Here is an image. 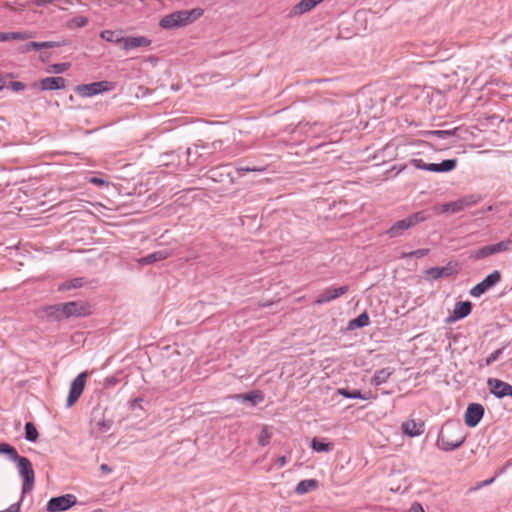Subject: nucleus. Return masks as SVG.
Segmentation results:
<instances>
[{
  "mask_svg": "<svg viewBox=\"0 0 512 512\" xmlns=\"http://www.w3.org/2000/svg\"><path fill=\"white\" fill-rule=\"evenodd\" d=\"M318 487V481L315 479H305L300 481L296 487L295 492L299 495L306 494Z\"/></svg>",
  "mask_w": 512,
  "mask_h": 512,
  "instance_id": "393cba45",
  "label": "nucleus"
},
{
  "mask_svg": "<svg viewBox=\"0 0 512 512\" xmlns=\"http://www.w3.org/2000/svg\"><path fill=\"white\" fill-rule=\"evenodd\" d=\"M493 255L491 245L480 247L471 253V258L474 260H480Z\"/></svg>",
  "mask_w": 512,
  "mask_h": 512,
  "instance_id": "7c9ffc66",
  "label": "nucleus"
},
{
  "mask_svg": "<svg viewBox=\"0 0 512 512\" xmlns=\"http://www.w3.org/2000/svg\"><path fill=\"white\" fill-rule=\"evenodd\" d=\"M404 512H425L422 505L418 502H414L410 508Z\"/></svg>",
  "mask_w": 512,
  "mask_h": 512,
  "instance_id": "a18cd8bd",
  "label": "nucleus"
},
{
  "mask_svg": "<svg viewBox=\"0 0 512 512\" xmlns=\"http://www.w3.org/2000/svg\"><path fill=\"white\" fill-rule=\"evenodd\" d=\"M472 310V304L469 301L457 302L452 313L445 319L446 324L454 323L467 317Z\"/></svg>",
  "mask_w": 512,
  "mask_h": 512,
  "instance_id": "ddd939ff",
  "label": "nucleus"
},
{
  "mask_svg": "<svg viewBox=\"0 0 512 512\" xmlns=\"http://www.w3.org/2000/svg\"><path fill=\"white\" fill-rule=\"evenodd\" d=\"M504 348H500L492 352L486 359H485V365L489 366L495 361H497L501 355L503 354Z\"/></svg>",
  "mask_w": 512,
  "mask_h": 512,
  "instance_id": "ea45409f",
  "label": "nucleus"
},
{
  "mask_svg": "<svg viewBox=\"0 0 512 512\" xmlns=\"http://www.w3.org/2000/svg\"><path fill=\"white\" fill-rule=\"evenodd\" d=\"M349 291V286L344 285L340 287H329L326 288L315 300L316 305H322L332 300L339 298Z\"/></svg>",
  "mask_w": 512,
  "mask_h": 512,
  "instance_id": "f8f14e48",
  "label": "nucleus"
},
{
  "mask_svg": "<svg viewBox=\"0 0 512 512\" xmlns=\"http://www.w3.org/2000/svg\"><path fill=\"white\" fill-rule=\"evenodd\" d=\"M57 43L55 42H51V41H46V42H28L26 44H24L23 46H21L19 48V51L22 52V53H25V52H29L31 50H41V49H46V48H54V47H57Z\"/></svg>",
  "mask_w": 512,
  "mask_h": 512,
  "instance_id": "b1692460",
  "label": "nucleus"
},
{
  "mask_svg": "<svg viewBox=\"0 0 512 512\" xmlns=\"http://www.w3.org/2000/svg\"><path fill=\"white\" fill-rule=\"evenodd\" d=\"M286 463H287V458H286V456H280V457H279V458H277V460H276V465H277L278 467H283V466H285V465H286Z\"/></svg>",
  "mask_w": 512,
  "mask_h": 512,
  "instance_id": "8fccbe9b",
  "label": "nucleus"
},
{
  "mask_svg": "<svg viewBox=\"0 0 512 512\" xmlns=\"http://www.w3.org/2000/svg\"><path fill=\"white\" fill-rule=\"evenodd\" d=\"M90 183L95 184L96 186H103L107 184V182L104 179L98 177H92L90 179Z\"/></svg>",
  "mask_w": 512,
  "mask_h": 512,
  "instance_id": "09e8293b",
  "label": "nucleus"
},
{
  "mask_svg": "<svg viewBox=\"0 0 512 512\" xmlns=\"http://www.w3.org/2000/svg\"><path fill=\"white\" fill-rule=\"evenodd\" d=\"M100 37L107 42L120 45L122 48L124 40L122 30H103L100 32Z\"/></svg>",
  "mask_w": 512,
  "mask_h": 512,
  "instance_id": "aec40b11",
  "label": "nucleus"
},
{
  "mask_svg": "<svg viewBox=\"0 0 512 512\" xmlns=\"http://www.w3.org/2000/svg\"><path fill=\"white\" fill-rule=\"evenodd\" d=\"M13 462L17 464L18 473L22 479V495H25L32 491L35 482V472L32 463L24 456H19Z\"/></svg>",
  "mask_w": 512,
  "mask_h": 512,
  "instance_id": "20e7f679",
  "label": "nucleus"
},
{
  "mask_svg": "<svg viewBox=\"0 0 512 512\" xmlns=\"http://www.w3.org/2000/svg\"><path fill=\"white\" fill-rule=\"evenodd\" d=\"M88 24V18L85 16H78L69 21L70 28H81Z\"/></svg>",
  "mask_w": 512,
  "mask_h": 512,
  "instance_id": "c9c22d12",
  "label": "nucleus"
},
{
  "mask_svg": "<svg viewBox=\"0 0 512 512\" xmlns=\"http://www.w3.org/2000/svg\"><path fill=\"white\" fill-rule=\"evenodd\" d=\"M113 425V421L110 419L101 418L99 420H93V428L91 433L97 437L100 434L108 432Z\"/></svg>",
  "mask_w": 512,
  "mask_h": 512,
  "instance_id": "5701e85b",
  "label": "nucleus"
},
{
  "mask_svg": "<svg viewBox=\"0 0 512 512\" xmlns=\"http://www.w3.org/2000/svg\"><path fill=\"white\" fill-rule=\"evenodd\" d=\"M452 274H454V269L450 264L443 267H432L426 271V275L433 280L448 277Z\"/></svg>",
  "mask_w": 512,
  "mask_h": 512,
  "instance_id": "6ab92c4d",
  "label": "nucleus"
},
{
  "mask_svg": "<svg viewBox=\"0 0 512 512\" xmlns=\"http://www.w3.org/2000/svg\"><path fill=\"white\" fill-rule=\"evenodd\" d=\"M490 393L501 399L507 396L512 397V385L496 378H489L487 381Z\"/></svg>",
  "mask_w": 512,
  "mask_h": 512,
  "instance_id": "1a4fd4ad",
  "label": "nucleus"
},
{
  "mask_svg": "<svg viewBox=\"0 0 512 512\" xmlns=\"http://www.w3.org/2000/svg\"><path fill=\"white\" fill-rule=\"evenodd\" d=\"M5 85V81H4V78L2 77V75L0 74V91L3 89Z\"/></svg>",
  "mask_w": 512,
  "mask_h": 512,
  "instance_id": "864d4df0",
  "label": "nucleus"
},
{
  "mask_svg": "<svg viewBox=\"0 0 512 512\" xmlns=\"http://www.w3.org/2000/svg\"><path fill=\"white\" fill-rule=\"evenodd\" d=\"M52 309L56 311H61L63 317L68 318L71 316H81L85 315V307L78 302L71 301L62 304L52 305Z\"/></svg>",
  "mask_w": 512,
  "mask_h": 512,
  "instance_id": "9b49d317",
  "label": "nucleus"
},
{
  "mask_svg": "<svg viewBox=\"0 0 512 512\" xmlns=\"http://www.w3.org/2000/svg\"><path fill=\"white\" fill-rule=\"evenodd\" d=\"M428 253H429V249L422 248V249H417V250H414L411 252L402 253L401 257L402 258H412V257L421 258V257L428 255Z\"/></svg>",
  "mask_w": 512,
  "mask_h": 512,
  "instance_id": "4c0bfd02",
  "label": "nucleus"
},
{
  "mask_svg": "<svg viewBox=\"0 0 512 512\" xmlns=\"http://www.w3.org/2000/svg\"><path fill=\"white\" fill-rule=\"evenodd\" d=\"M96 90H99V94L102 92H107L113 89V83L110 81H99V82H93Z\"/></svg>",
  "mask_w": 512,
  "mask_h": 512,
  "instance_id": "58836bf2",
  "label": "nucleus"
},
{
  "mask_svg": "<svg viewBox=\"0 0 512 512\" xmlns=\"http://www.w3.org/2000/svg\"><path fill=\"white\" fill-rule=\"evenodd\" d=\"M465 206L464 200H458L454 202L445 203L440 206H435L433 210L436 213H457L463 210Z\"/></svg>",
  "mask_w": 512,
  "mask_h": 512,
  "instance_id": "a211bd4d",
  "label": "nucleus"
},
{
  "mask_svg": "<svg viewBox=\"0 0 512 512\" xmlns=\"http://www.w3.org/2000/svg\"><path fill=\"white\" fill-rule=\"evenodd\" d=\"M75 92L80 97H85V98L92 97V96L99 94V90H96L94 83L78 85L75 88Z\"/></svg>",
  "mask_w": 512,
  "mask_h": 512,
  "instance_id": "bb28decb",
  "label": "nucleus"
},
{
  "mask_svg": "<svg viewBox=\"0 0 512 512\" xmlns=\"http://www.w3.org/2000/svg\"><path fill=\"white\" fill-rule=\"evenodd\" d=\"M457 162V159H445L440 163H425L422 159L418 158L410 160V164L416 169L435 173L450 172L456 168Z\"/></svg>",
  "mask_w": 512,
  "mask_h": 512,
  "instance_id": "39448f33",
  "label": "nucleus"
},
{
  "mask_svg": "<svg viewBox=\"0 0 512 512\" xmlns=\"http://www.w3.org/2000/svg\"><path fill=\"white\" fill-rule=\"evenodd\" d=\"M8 88L10 90H12L13 92H20V91L25 90L26 85L23 82H20V81H12L9 84Z\"/></svg>",
  "mask_w": 512,
  "mask_h": 512,
  "instance_id": "79ce46f5",
  "label": "nucleus"
},
{
  "mask_svg": "<svg viewBox=\"0 0 512 512\" xmlns=\"http://www.w3.org/2000/svg\"><path fill=\"white\" fill-rule=\"evenodd\" d=\"M311 448L316 452H330L333 449V444L323 442L321 439L315 437L311 441Z\"/></svg>",
  "mask_w": 512,
  "mask_h": 512,
  "instance_id": "c756f323",
  "label": "nucleus"
},
{
  "mask_svg": "<svg viewBox=\"0 0 512 512\" xmlns=\"http://www.w3.org/2000/svg\"><path fill=\"white\" fill-rule=\"evenodd\" d=\"M237 171H238L239 174H242L244 172L262 171V169H258L256 167L246 166V167H239V168H237Z\"/></svg>",
  "mask_w": 512,
  "mask_h": 512,
  "instance_id": "49530a36",
  "label": "nucleus"
},
{
  "mask_svg": "<svg viewBox=\"0 0 512 512\" xmlns=\"http://www.w3.org/2000/svg\"><path fill=\"white\" fill-rule=\"evenodd\" d=\"M100 470H101L103 473H106V474H108V473H111V472H112L111 467H110L108 464H105V463H103V464H101V465H100Z\"/></svg>",
  "mask_w": 512,
  "mask_h": 512,
  "instance_id": "3c124183",
  "label": "nucleus"
},
{
  "mask_svg": "<svg viewBox=\"0 0 512 512\" xmlns=\"http://www.w3.org/2000/svg\"><path fill=\"white\" fill-rule=\"evenodd\" d=\"M83 283H84V279L83 278H74L72 280H69V281H66V282L62 283L59 286V289L60 290L76 289V288L82 287Z\"/></svg>",
  "mask_w": 512,
  "mask_h": 512,
  "instance_id": "f704fd0d",
  "label": "nucleus"
},
{
  "mask_svg": "<svg viewBox=\"0 0 512 512\" xmlns=\"http://www.w3.org/2000/svg\"><path fill=\"white\" fill-rule=\"evenodd\" d=\"M20 503L21 501H19L18 503H14L10 505L6 510L0 512H20Z\"/></svg>",
  "mask_w": 512,
  "mask_h": 512,
  "instance_id": "de8ad7c7",
  "label": "nucleus"
},
{
  "mask_svg": "<svg viewBox=\"0 0 512 512\" xmlns=\"http://www.w3.org/2000/svg\"><path fill=\"white\" fill-rule=\"evenodd\" d=\"M338 394L345 397V398H348V399H361V400H370V399H374L375 397L373 396L372 392H366V393H361V391L359 390H348V389H345V388H339L338 389Z\"/></svg>",
  "mask_w": 512,
  "mask_h": 512,
  "instance_id": "412c9836",
  "label": "nucleus"
},
{
  "mask_svg": "<svg viewBox=\"0 0 512 512\" xmlns=\"http://www.w3.org/2000/svg\"><path fill=\"white\" fill-rule=\"evenodd\" d=\"M484 415V407L478 403H471L468 405L464 419L468 427H475L479 424Z\"/></svg>",
  "mask_w": 512,
  "mask_h": 512,
  "instance_id": "9d476101",
  "label": "nucleus"
},
{
  "mask_svg": "<svg viewBox=\"0 0 512 512\" xmlns=\"http://www.w3.org/2000/svg\"><path fill=\"white\" fill-rule=\"evenodd\" d=\"M69 63H57L52 66L54 73H63L69 68Z\"/></svg>",
  "mask_w": 512,
  "mask_h": 512,
  "instance_id": "37998d69",
  "label": "nucleus"
},
{
  "mask_svg": "<svg viewBox=\"0 0 512 512\" xmlns=\"http://www.w3.org/2000/svg\"><path fill=\"white\" fill-rule=\"evenodd\" d=\"M152 44V40L145 36H129L124 37L122 49L125 51H131L138 48H149Z\"/></svg>",
  "mask_w": 512,
  "mask_h": 512,
  "instance_id": "4468645a",
  "label": "nucleus"
},
{
  "mask_svg": "<svg viewBox=\"0 0 512 512\" xmlns=\"http://www.w3.org/2000/svg\"><path fill=\"white\" fill-rule=\"evenodd\" d=\"M0 454L8 455L11 461L18 459V457L20 456L17 450L8 443H0Z\"/></svg>",
  "mask_w": 512,
  "mask_h": 512,
  "instance_id": "473e14b6",
  "label": "nucleus"
},
{
  "mask_svg": "<svg viewBox=\"0 0 512 512\" xmlns=\"http://www.w3.org/2000/svg\"><path fill=\"white\" fill-rule=\"evenodd\" d=\"M232 398L242 400L244 402H250L252 405H257L264 400V394L257 390L247 394H235Z\"/></svg>",
  "mask_w": 512,
  "mask_h": 512,
  "instance_id": "4be33fe9",
  "label": "nucleus"
},
{
  "mask_svg": "<svg viewBox=\"0 0 512 512\" xmlns=\"http://www.w3.org/2000/svg\"><path fill=\"white\" fill-rule=\"evenodd\" d=\"M494 480H495V477L490 478V479H487V480L483 481V482L479 485V487H484V486L490 485L491 483H493V482H494Z\"/></svg>",
  "mask_w": 512,
  "mask_h": 512,
  "instance_id": "603ef678",
  "label": "nucleus"
},
{
  "mask_svg": "<svg viewBox=\"0 0 512 512\" xmlns=\"http://www.w3.org/2000/svg\"><path fill=\"white\" fill-rule=\"evenodd\" d=\"M453 134L454 131L452 130H432L427 132L428 136L437 137L440 139H447L451 137Z\"/></svg>",
  "mask_w": 512,
  "mask_h": 512,
  "instance_id": "e433bc0d",
  "label": "nucleus"
},
{
  "mask_svg": "<svg viewBox=\"0 0 512 512\" xmlns=\"http://www.w3.org/2000/svg\"><path fill=\"white\" fill-rule=\"evenodd\" d=\"M46 313L48 316L54 318L55 320H59L61 317H63V314H61V311H56L52 309V306H49L46 308Z\"/></svg>",
  "mask_w": 512,
  "mask_h": 512,
  "instance_id": "c03bdc74",
  "label": "nucleus"
},
{
  "mask_svg": "<svg viewBox=\"0 0 512 512\" xmlns=\"http://www.w3.org/2000/svg\"><path fill=\"white\" fill-rule=\"evenodd\" d=\"M38 431L32 422L25 424V439L29 442H35L38 439Z\"/></svg>",
  "mask_w": 512,
  "mask_h": 512,
  "instance_id": "2f4dec72",
  "label": "nucleus"
},
{
  "mask_svg": "<svg viewBox=\"0 0 512 512\" xmlns=\"http://www.w3.org/2000/svg\"><path fill=\"white\" fill-rule=\"evenodd\" d=\"M429 218H431V213L428 210H422V211L415 212V213L409 215L408 217L401 219V220L397 221L396 223H394L388 229L387 233L392 238L398 237V236L402 235V233L405 230H407L421 222H424V221L428 220Z\"/></svg>",
  "mask_w": 512,
  "mask_h": 512,
  "instance_id": "7ed1b4c3",
  "label": "nucleus"
},
{
  "mask_svg": "<svg viewBox=\"0 0 512 512\" xmlns=\"http://www.w3.org/2000/svg\"><path fill=\"white\" fill-rule=\"evenodd\" d=\"M66 87L63 77H46L40 80V88L44 91L61 90Z\"/></svg>",
  "mask_w": 512,
  "mask_h": 512,
  "instance_id": "2eb2a0df",
  "label": "nucleus"
},
{
  "mask_svg": "<svg viewBox=\"0 0 512 512\" xmlns=\"http://www.w3.org/2000/svg\"><path fill=\"white\" fill-rule=\"evenodd\" d=\"M87 374L85 372L80 373L71 383L70 391L67 398V407H71L80 398L86 384Z\"/></svg>",
  "mask_w": 512,
  "mask_h": 512,
  "instance_id": "6e6552de",
  "label": "nucleus"
},
{
  "mask_svg": "<svg viewBox=\"0 0 512 512\" xmlns=\"http://www.w3.org/2000/svg\"><path fill=\"white\" fill-rule=\"evenodd\" d=\"M464 441L463 427L455 421H447L438 435L439 447L444 451H453L459 448Z\"/></svg>",
  "mask_w": 512,
  "mask_h": 512,
  "instance_id": "f257e3e1",
  "label": "nucleus"
},
{
  "mask_svg": "<svg viewBox=\"0 0 512 512\" xmlns=\"http://www.w3.org/2000/svg\"><path fill=\"white\" fill-rule=\"evenodd\" d=\"M369 324V316L366 312L361 313L356 318L349 321L348 328H362Z\"/></svg>",
  "mask_w": 512,
  "mask_h": 512,
  "instance_id": "c85d7f7f",
  "label": "nucleus"
},
{
  "mask_svg": "<svg viewBox=\"0 0 512 512\" xmlns=\"http://www.w3.org/2000/svg\"><path fill=\"white\" fill-rule=\"evenodd\" d=\"M402 430L406 435L416 437L424 432V424L415 420H408L402 423Z\"/></svg>",
  "mask_w": 512,
  "mask_h": 512,
  "instance_id": "f3484780",
  "label": "nucleus"
},
{
  "mask_svg": "<svg viewBox=\"0 0 512 512\" xmlns=\"http://www.w3.org/2000/svg\"><path fill=\"white\" fill-rule=\"evenodd\" d=\"M511 246H512L511 239L503 240L496 244H492L491 248H492L493 255L496 253L508 251L511 249Z\"/></svg>",
  "mask_w": 512,
  "mask_h": 512,
  "instance_id": "72a5a7b5",
  "label": "nucleus"
},
{
  "mask_svg": "<svg viewBox=\"0 0 512 512\" xmlns=\"http://www.w3.org/2000/svg\"><path fill=\"white\" fill-rule=\"evenodd\" d=\"M203 13L204 10L202 8L175 11L164 16L160 20L159 25L163 29L184 27L199 19Z\"/></svg>",
  "mask_w": 512,
  "mask_h": 512,
  "instance_id": "f03ea898",
  "label": "nucleus"
},
{
  "mask_svg": "<svg viewBox=\"0 0 512 512\" xmlns=\"http://www.w3.org/2000/svg\"><path fill=\"white\" fill-rule=\"evenodd\" d=\"M271 439V434L267 429H263L258 437V443L261 446H266L269 444Z\"/></svg>",
  "mask_w": 512,
  "mask_h": 512,
  "instance_id": "a19ab883",
  "label": "nucleus"
},
{
  "mask_svg": "<svg viewBox=\"0 0 512 512\" xmlns=\"http://www.w3.org/2000/svg\"><path fill=\"white\" fill-rule=\"evenodd\" d=\"M31 37L28 32H0V41L26 40Z\"/></svg>",
  "mask_w": 512,
  "mask_h": 512,
  "instance_id": "cd10ccee",
  "label": "nucleus"
},
{
  "mask_svg": "<svg viewBox=\"0 0 512 512\" xmlns=\"http://www.w3.org/2000/svg\"><path fill=\"white\" fill-rule=\"evenodd\" d=\"M393 374V370L391 368H383L377 370L371 379V384L375 386H380L387 382L389 377Z\"/></svg>",
  "mask_w": 512,
  "mask_h": 512,
  "instance_id": "a878e982",
  "label": "nucleus"
},
{
  "mask_svg": "<svg viewBox=\"0 0 512 512\" xmlns=\"http://www.w3.org/2000/svg\"><path fill=\"white\" fill-rule=\"evenodd\" d=\"M501 281V274L498 270H494L492 273L487 275L480 283L476 284L469 291L470 295L474 298H478L483 295L487 290L494 287Z\"/></svg>",
  "mask_w": 512,
  "mask_h": 512,
  "instance_id": "0eeeda50",
  "label": "nucleus"
},
{
  "mask_svg": "<svg viewBox=\"0 0 512 512\" xmlns=\"http://www.w3.org/2000/svg\"><path fill=\"white\" fill-rule=\"evenodd\" d=\"M77 503V498L73 494H65L53 497L47 502L46 510L48 512H64Z\"/></svg>",
  "mask_w": 512,
  "mask_h": 512,
  "instance_id": "423d86ee",
  "label": "nucleus"
},
{
  "mask_svg": "<svg viewBox=\"0 0 512 512\" xmlns=\"http://www.w3.org/2000/svg\"><path fill=\"white\" fill-rule=\"evenodd\" d=\"M171 255V251L168 249L155 251L153 253H150L138 260V263L140 265H150L152 263L165 260Z\"/></svg>",
  "mask_w": 512,
  "mask_h": 512,
  "instance_id": "dca6fc26",
  "label": "nucleus"
}]
</instances>
